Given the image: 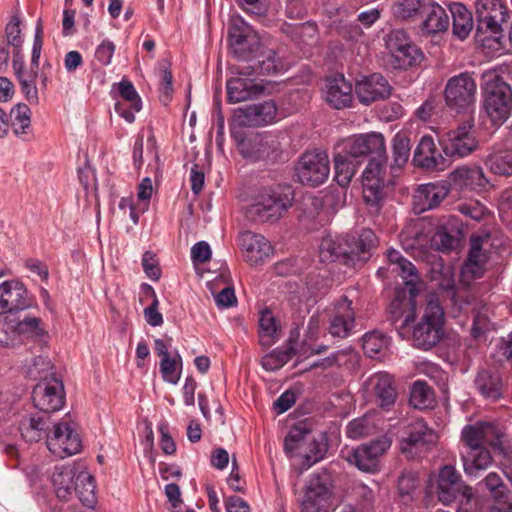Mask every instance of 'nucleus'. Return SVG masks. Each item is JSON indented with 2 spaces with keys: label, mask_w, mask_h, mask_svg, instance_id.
Wrapping results in <instances>:
<instances>
[{
  "label": "nucleus",
  "mask_w": 512,
  "mask_h": 512,
  "mask_svg": "<svg viewBox=\"0 0 512 512\" xmlns=\"http://www.w3.org/2000/svg\"><path fill=\"white\" fill-rule=\"evenodd\" d=\"M358 252L345 237L327 234L319 245V258L323 263L339 261L346 265H354Z\"/></svg>",
  "instance_id": "a211bd4d"
},
{
  "label": "nucleus",
  "mask_w": 512,
  "mask_h": 512,
  "mask_svg": "<svg viewBox=\"0 0 512 512\" xmlns=\"http://www.w3.org/2000/svg\"><path fill=\"white\" fill-rule=\"evenodd\" d=\"M232 73L237 74L227 81V97L231 103L247 101L257 97L264 89L263 85L251 76L241 75L237 72V65L231 68Z\"/></svg>",
  "instance_id": "393cba45"
},
{
  "label": "nucleus",
  "mask_w": 512,
  "mask_h": 512,
  "mask_svg": "<svg viewBox=\"0 0 512 512\" xmlns=\"http://www.w3.org/2000/svg\"><path fill=\"white\" fill-rule=\"evenodd\" d=\"M37 70L31 67L30 69L24 68L14 73L25 99L31 104H37L39 101L36 86V78L39 76Z\"/></svg>",
  "instance_id": "79ce46f5"
},
{
  "label": "nucleus",
  "mask_w": 512,
  "mask_h": 512,
  "mask_svg": "<svg viewBox=\"0 0 512 512\" xmlns=\"http://www.w3.org/2000/svg\"><path fill=\"white\" fill-rule=\"evenodd\" d=\"M506 428L497 422L479 421L474 425H467L461 433L464 450L477 448L489 444L502 449L507 442Z\"/></svg>",
  "instance_id": "1a4fd4ad"
},
{
  "label": "nucleus",
  "mask_w": 512,
  "mask_h": 512,
  "mask_svg": "<svg viewBox=\"0 0 512 512\" xmlns=\"http://www.w3.org/2000/svg\"><path fill=\"white\" fill-rule=\"evenodd\" d=\"M142 266L145 274L153 281H157L161 276V270L156 256L151 251H146L142 256Z\"/></svg>",
  "instance_id": "338daca9"
},
{
  "label": "nucleus",
  "mask_w": 512,
  "mask_h": 512,
  "mask_svg": "<svg viewBox=\"0 0 512 512\" xmlns=\"http://www.w3.org/2000/svg\"><path fill=\"white\" fill-rule=\"evenodd\" d=\"M43 47V26L39 19L35 27V34L31 53V67L38 69Z\"/></svg>",
  "instance_id": "0e129e2a"
},
{
  "label": "nucleus",
  "mask_w": 512,
  "mask_h": 512,
  "mask_svg": "<svg viewBox=\"0 0 512 512\" xmlns=\"http://www.w3.org/2000/svg\"><path fill=\"white\" fill-rule=\"evenodd\" d=\"M413 162L416 166L429 170L442 171L448 166L446 158L442 156L434 139L429 135L423 136L418 143Z\"/></svg>",
  "instance_id": "cd10ccee"
},
{
  "label": "nucleus",
  "mask_w": 512,
  "mask_h": 512,
  "mask_svg": "<svg viewBox=\"0 0 512 512\" xmlns=\"http://www.w3.org/2000/svg\"><path fill=\"white\" fill-rule=\"evenodd\" d=\"M359 160H355L341 149L334 154L335 180L342 186L346 187L354 177L358 167Z\"/></svg>",
  "instance_id": "58836bf2"
},
{
  "label": "nucleus",
  "mask_w": 512,
  "mask_h": 512,
  "mask_svg": "<svg viewBox=\"0 0 512 512\" xmlns=\"http://www.w3.org/2000/svg\"><path fill=\"white\" fill-rule=\"evenodd\" d=\"M387 259L392 267V272L397 273L404 281L409 296H406V290H398L396 296L390 305V313L394 319H398L404 308L409 307L411 313L406 315L402 326H407L414 320V311L416 307L415 298L419 292L420 277L415 265L404 258L402 254L390 249L387 252Z\"/></svg>",
  "instance_id": "f03ea898"
},
{
  "label": "nucleus",
  "mask_w": 512,
  "mask_h": 512,
  "mask_svg": "<svg viewBox=\"0 0 512 512\" xmlns=\"http://www.w3.org/2000/svg\"><path fill=\"white\" fill-rule=\"evenodd\" d=\"M487 261L485 253L481 249L479 238H472L471 249L463 268V274L471 275L472 278H479L484 271V264Z\"/></svg>",
  "instance_id": "a19ab883"
},
{
  "label": "nucleus",
  "mask_w": 512,
  "mask_h": 512,
  "mask_svg": "<svg viewBox=\"0 0 512 512\" xmlns=\"http://www.w3.org/2000/svg\"><path fill=\"white\" fill-rule=\"evenodd\" d=\"M353 87L343 75H335L326 80L325 101L335 109L350 107L353 102Z\"/></svg>",
  "instance_id": "c85d7f7f"
},
{
  "label": "nucleus",
  "mask_w": 512,
  "mask_h": 512,
  "mask_svg": "<svg viewBox=\"0 0 512 512\" xmlns=\"http://www.w3.org/2000/svg\"><path fill=\"white\" fill-rule=\"evenodd\" d=\"M422 57V52L415 45L409 43L391 55V64L395 69H406L420 62Z\"/></svg>",
  "instance_id": "49530a36"
},
{
  "label": "nucleus",
  "mask_w": 512,
  "mask_h": 512,
  "mask_svg": "<svg viewBox=\"0 0 512 512\" xmlns=\"http://www.w3.org/2000/svg\"><path fill=\"white\" fill-rule=\"evenodd\" d=\"M409 43L411 42L409 41L406 32L400 29L391 31L386 39V47L390 56Z\"/></svg>",
  "instance_id": "69168bd1"
},
{
  "label": "nucleus",
  "mask_w": 512,
  "mask_h": 512,
  "mask_svg": "<svg viewBox=\"0 0 512 512\" xmlns=\"http://www.w3.org/2000/svg\"><path fill=\"white\" fill-rule=\"evenodd\" d=\"M355 327V312L352 302L342 297L335 305L334 314L330 321L329 333L333 337L346 338Z\"/></svg>",
  "instance_id": "7c9ffc66"
},
{
  "label": "nucleus",
  "mask_w": 512,
  "mask_h": 512,
  "mask_svg": "<svg viewBox=\"0 0 512 512\" xmlns=\"http://www.w3.org/2000/svg\"><path fill=\"white\" fill-rule=\"evenodd\" d=\"M475 387L480 395L489 401L495 402L503 395V383L496 372L481 370L474 380Z\"/></svg>",
  "instance_id": "c9c22d12"
},
{
  "label": "nucleus",
  "mask_w": 512,
  "mask_h": 512,
  "mask_svg": "<svg viewBox=\"0 0 512 512\" xmlns=\"http://www.w3.org/2000/svg\"><path fill=\"white\" fill-rule=\"evenodd\" d=\"M41 321L37 317H26L23 320L16 318V331L18 334V345L27 338H41L45 334L44 328L40 325Z\"/></svg>",
  "instance_id": "09e8293b"
},
{
  "label": "nucleus",
  "mask_w": 512,
  "mask_h": 512,
  "mask_svg": "<svg viewBox=\"0 0 512 512\" xmlns=\"http://www.w3.org/2000/svg\"><path fill=\"white\" fill-rule=\"evenodd\" d=\"M373 425L367 416L350 421L346 427V435L350 439H359L372 432Z\"/></svg>",
  "instance_id": "052dcab7"
},
{
  "label": "nucleus",
  "mask_w": 512,
  "mask_h": 512,
  "mask_svg": "<svg viewBox=\"0 0 512 512\" xmlns=\"http://www.w3.org/2000/svg\"><path fill=\"white\" fill-rule=\"evenodd\" d=\"M30 306L26 287L17 280H7L0 284V315L22 311Z\"/></svg>",
  "instance_id": "4be33fe9"
},
{
  "label": "nucleus",
  "mask_w": 512,
  "mask_h": 512,
  "mask_svg": "<svg viewBox=\"0 0 512 512\" xmlns=\"http://www.w3.org/2000/svg\"><path fill=\"white\" fill-rule=\"evenodd\" d=\"M437 495L440 502L449 505L457 499H463L468 502L472 496V488L467 485H445L437 484Z\"/></svg>",
  "instance_id": "c03bdc74"
},
{
  "label": "nucleus",
  "mask_w": 512,
  "mask_h": 512,
  "mask_svg": "<svg viewBox=\"0 0 512 512\" xmlns=\"http://www.w3.org/2000/svg\"><path fill=\"white\" fill-rule=\"evenodd\" d=\"M512 110V90L502 78L495 76L485 83L480 125L494 131L509 118Z\"/></svg>",
  "instance_id": "7ed1b4c3"
},
{
  "label": "nucleus",
  "mask_w": 512,
  "mask_h": 512,
  "mask_svg": "<svg viewBox=\"0 0 512 512\" xmlns=\"http://www.w3.org/2000/svg\"><path fill=\"white\" fill-rule=\"evenodd\" d=\"M16 318L6 316L0 318V345L3 347H14L18 345V334L16 331Z\"/></svg>",
  "instance_id": "6e6d98bb"
},
{
  "label": "nucleus",
  "mask_w": 512,
  "mask_h": 512,
  "mask_svg": "<svg viewBox=\"0 0 512 512\" xmlns=\"http://www.w3.org/2000/svg\"><path fill=\"white\" fill-rule=\"evenodd\" d=\"M487 164L494 174L502 176L512 175V150H507L491 155Z\"/></svg>",
  "instance_id": "5fc2aeb1"
},
{
  "label": "nucleus",
  "mask_w": 512,
  "mask_h": 512,
  "mask_svg": "<svg viewBox=\"0 0 512 512\" xmlns=\"http://www.w3.org/2000/svg\"><path fill=\"white\" fill-rule=\"evenodd\" d=\"M12 128L16 135L25 134L31 123V110L28 105L19 103L11 110Z\"/></svg>",
  "instance_id": "864d4df0"
},
{
  "label": "nucleus",
  "mask_w": 512,
  "mask_h": 512,
  "mask_svg": "<svg viewBox=\"0 0 512 512\" xmlns=\"http://www.w3.org/2000/svg\"><path fill=\"white\" fill-rule=\"evenodd\" d=\"M327 451L323 442L309 439V431L302 426L292 427L284 439V452L289 458L298 459L299 473L321 461Z\"/></svg>",
  "instance_id": "39448f33"
},
{
  "label": "nucleus",
  "mask_w": 512,
  "mask_h": 512,
  "mask_svg": "<svg viewBox=\"0 0 512 512\" xmlns=\"http://www.w3.org/2000/svg\"><path fill=\"white\" fill-rule=\"evenodd\" d=\"M461 459L464 472L469 477H478L481 471L488 469L493 463L490 451L484 446L463 450Z\"/></svg>",
  "instance_id": "f704fd0d"
},
{
  "label": "nucleus",
  "mask_w": 512,
  "mask_h": 512,
  "mask_svg": "<svg viewBox=\"0 0 512 512\" xmlns=\"http://www.w3.org/2000/svg\"><path fill=\"white\" fill-rule=\"evenodd\" d=\"M277 119V106L274 101H265L239 107L234 111L233 122L239 127L264 126Z\"/></svg>",
  "instance_id": "f3484780"
},
{
  "label": "nucleus",
  "mask_w": 512,
  "mask_h": 512,
  "mask_svg": "<svg viewBox=\"0 0 512 512\" xmlns=\"http://www.w3.org/2000/svg\"><path fill=\"white\" fill-rule=\"evenodd\" d=\"M160 373L165 382L176 385L182 374V358L177 350L173 356L160 360Z\"/></svg>",
  "instance_id": "de8ad7c7"
},
{
  "label": "nucleus",
  "mask_w": 512,
  "mask_h": 512,
  "mask_svg": "<svg viewBox=\"0 0 512 512\" xmlns=\"http://www.w3.org/2000/svg\"><path fill=\"white\" fill-rule=\"evenodd\" d=\"M51 369V361L48 357L42 355L30 359L25 364L26 374L34 380L40 379L42 381L48 379Z\"/></svg>",
  "instance_id": "603ef678"
},
{
  "label": "nucleus",
  "mask_w": 512,
  "mask_h": 512,
  "mask_svg": "<svg viewBox=\"0 0 512 512\" xmlns=\"http://www.w3.org/2000/svg\"><path fill=\"white\" fill-rule=\"evenodd\" d=\"M435 441V432L423 420H416L410 425L407 437L401 440L400 447L408 458H415Z\"/></svg>",
  "instance_id": "412c9836"
},
{
  "label": "nucleus",
  "mask_w": 512,
  "mask_h": 512,
  "mask_svg": "<svg viewBox=\"0 0 512 512\" xmlns=\"http://www.w3.org/2000/svg\"><path fill=\"white\" fill-rule=\"evenodd\" d=\"M476 14L479 30L498 34L508 19V7L502 0H477Z\"/></svg>",
  "instance_id": "6ab92c4d"
},
{
  "label": "nucleus",
  "mask_w": 512,
  "mask_h": 512,
  "mask_svg": "<svg viewBox=\"0 0 512 512\" xmlns=\"http://www.w3.org/2000/svg\"><path fill=\"white\" fill-rule=\"evenodd\" d=\"M391 441L383 436L366 444L348 450L346 461L363 472L374 473L379 469L380 457L390 448Z\"/></svg>",
  "instance_id": "9b49d317"
},
{
  "label": "nucleus",
  "mask_w": 512,
  "mask_h": 512,
  "mask_svg": "<svg viewBox=\"0 0 512 512\" xmlns=\"http://www.w3.org/2000/svg\"><path fill=\"white\" fill-rule=\"evenodd\" d=\"M32 399L35 407L46 414L60 410L65 399L62 381L53 376L40 381L33 389Z\"/></svg>",
  "instance_id": "4468645a"
},
{
  "label": "nucleus",
  "mask_w": 512,
  "mask_h": 512,
  "mask_svg": "<svg viewBox=\"0 0 512 512\" xmlns=\"http://www.w3.org/2000/svg\"><path fill=\"white\" fill-rule=\"evenodd\" d=\"M289 187L275 186L260 190L247 208V216L254 222L275 223L292 205Z\"/></svg>",
  "instance_id": "20e7f679"
},
{
  "label": "nucleus",
  "mask_w": 512,
  "mask_h": 512,
  "mask_svg": "<svg viewBox=\"0 0 512 512\" xmlns=\"http://www.w3.org/2000/svg\"><path fill=\"white\" fill-rule=\"evenodd\" d=\"M438 483L445 485H465L461 480L460 473L452 465H445L440 469Z\"/></svg>",
  "instance_id": "774afa93"
},
{
  "label": "nucleus",
  "mask_w": 512,
  "mask_h": 512,
  "mask_svg": "<svg viewBox=\"0 0 512 512\" xmlns=\"http://www.w3.org/2000/svg\"><path fill=\"white\" fill-rule=\"evenodd\" d=\"M376 241V235L371 229H363L359 234L357 241L351 242L354 250L358 252L356 261L364 259V256L362 255L374 247Z\"/></svg>",
  "instance_id": "680f3d73"
},
{
  "label": "nucleus",
  "mask_w": 512,
  "mask_h": 512,
  "mask_svg": "<svg viewBox=\"0 0 512 512\" xmlns=\"http://www.w3.org/2000/svg\"><path fill=\"white\" fill-rule=\"evenodd\" d=\"M243 157L251 161H276L281 154V144L277 137L268 134H257L239 142Z\"/></svg>",
  "instance_id": "2eb2a0df"
},
{
  "label": "nucleus",
  "mask_w": 512,
  "mask_h": 512,
  "mask_svg": "<svg viewBox=\"0 0 512 512\" xmlns=\"http://www.w3.org/2000/svg\"><path fill=\"white\" fill-rule=\"evenodd\" d=\"M111 93L116 100V113L126 122L133 123L135 114L142 109V101L132 82L122 79L113 85Z\"/></svg>",
  "instance_id": "aec40b11"
},
{
  "label": "nucleus",
  "mask_w": 512,
  "mask_h": 512,
  "mask_svg": "<svg viewBox=\"0 0 512 512\" xmlns=\"http://www.w3.org/2000/svg\"><path fill=\"white\" fill-rule=\"evenodd\" d=\"M449 188L446 183H426L418 187L413 195V208L416 213H423L439 206L448 196Z\"/></svg>",
  "instance_id": "bb28decb"
},
{
  "label": "nucleus",
  "mask_w": 512,
  "mask_h": 512,
  "mask_svg": "<svg viewBox=\"0 0 512 512\" xmlns=\"http://www.w3.org/2000/svg\"><path fill=\"white\" fill-rule=\"evenodd\" d=\"M450 185L457 190L484 191L491 185L479 166H461L449 175Z\"/></svg>",
  "instance_id": "b1692460"
},
{
  "label": "nucleus",
  "mask_w": 512,
  "mask_h": 512,
  "mask_svg": "<svg viewBox=\"0 0 512 512\" xmlns=\"http://www.w3.org/2000/svg\"><path fill=\"white\" fill-rule=\"evenodd\" d=\"M423 13L425 15L422 23V31L426 34H436L444 32L449 27V15L444 7L433 0H429L424 5Z\"/></svg>",
  "instance_id": "72a5a7b5"
},
{
  "label": "nucleus",
  "mask_w": 512,
  "mask_h": 512,
  "mask_svg": "<svg viewBox=\"0 0 512 512\" xmlns=\"http://www.w3.org/2000/svg\"><path fill=\"white\" fill-rule=\"evenodd\" d=\"M413 342L417 348L429 350L444 336V311L436 296L426 304L421 320L414 326Z\"/></svg>",
  "instance_id": "423d86ee"
},
{
  "label": "nucleus",
  "mask_w": 512,
  "mask_h": 512,
  "mask_svg": "<svg viewBox=\"0 0 512 512\" xmlns=\"http://www.w3.org/2000/svg\"><path fill=\"white\" fill-rule=\"evenodd\" d=\"M74 491L79 500L87 507L95 503V483L94 478L86 471H81L76 476Z\"/></svg>",
  "instance_id": "a18cd8bd"
},
{
  "label": "nucleus",
  "mask_w": 512,
  "mask_h": 512,
  "mask_svg": "<svg viewBox=\"0 0 512 512\" xmlns=\"http://www.w3.org/2000/svg\"><path fill=\"white\" fill-rule=\"evenodd\" d=\"M293 354L294 349L290 346L276 348L262 358L261 365L266 371H276L290 361Z\"/></svg>",
  "instance_id": "3c124183"
},
{
  "label": "nucleus",
  "mask_w": 512,
  "mask_h": 512,
  "mask_svg": "<svg viewBox=\"0 0 512 512\" xmlns=\"http://www.w3.org/2000/svg\"><path fill=\"white\" fill-rule=\"evenodd\" d=\"M330 174V161L324 151L303 153L296 166L295 176L302 185L317 187L326 182Z\"/></svg>",
  "instance_id": "6e6552de"
},
{
  "label": "nucleus",
  "mask_w": 512,
  "mask_h": 512,
  "mask_svg": "<svg viewBox=\"0 0 512 512\" xmlns=\"http://www.w3.org/2000/svg\"><path fill=\"white\" fill-rule=\"evenodd\" d=\"M364 388L367 393L374 396L380 407L389 408L396 400V391L392 378L387 373H376L371 375L365 382Z\"/></svg>",
  "instance_id": "2f4dec72"
},
{
  "label": "nucleus",
  "mask_w": 512,
  "mask_h": 512,
  "mask_svg": "<svg viewBox=\"0 0 512 512\" xmlns=\"http://www.w3.org/2000/svg\"><path fill=\"white\" fill-rule=\"evenodd\" d=\"M5 35L9 45L14 48H21L23 39L21 37L20 19L17 15H13L6 24Z\"/></svg>",
  "instance_id": "e2e57ef3"
},
{
  "label": "nucleus",
  "mask_w": 512,
  "mask_h": 512,
  "mask_svg": "<svg viewBox=\"0 0 512 512\" xmlns=\"http://www.w3.org/2000/svg\"><path fill=\"white\" fill-rule=\"evenodd\" d=\"M354 92L361 104L370 105L388 97L390 85L381 74L374 73L357 80Z\"/></svg>",
  "instance_id": "5701e85b"
},
{
  "label": "nucleus",
  "mask_w": 512,
  "mask_h": 512,
  "mask_svg": "<svg viewBox=\"0 0 512 512\" xmlns=\"http://www.w3.org/2000/svg\"><path fill=\"white\" fill-rule=\"evenodd\" d=\"M410 403L416 409L430 408L434 403V393L425 382L416 381L411 388Z\"/></svg>",
  "instance_id": "8fccbe9b"
},
{
  "label": "nucleus",
  "mask_w": 512,
  "mask_h": 512,
  "mask_svg": "<svg viewBox=\"0 0 512 512\" xmlns=\"http://www.w3.org/2000/svg\"><path fill=\"white\" fill-rule=\"evenodd\" d=\"M232 53L240 61L237 72L241 75H278L288 64L278 52L268 47L258 33L241 16H233L229 24Z\"/></svg>",
  "instance_id": "f257e3e1"
},
{
  "label": "nucleus",
  "mask_w": 512,
  "mask_h": 512,
  "mask_svg": "<svg viewBox=\"0 0 512 512\" xmlns=\"http://www.w3.org/2000/svg\"><path fill=\"white\" fill-rule=\"evenodd\" d=\"M51 421L47 414L24 416L19 423L21 437L29 443L47 439Z\"/></svg>",
  "instance_id": "473e14b6"
},
{
  "label": "nucleus",
  "mask_w": 512,
  "mask_h": 512,
  "mask_svg": "<svg viewBox=\"0 0 512 512\" xmlns=\"http://www.w3.org/2000/svg\"><path fill=\"white\" fill-rule=\"evenodd\" d=\"M331 491L319 476L312 477L304 492L301 512H328Z\"/></svg>",
  "instance_id": "a878e982"
},
{
  "label": "nucleus",
  "mask_w": 512,
  "mask_h": 512,
  "mask_svg": "<svg viewBox=\"0 0 512 512\" xmlns=\"http://www.w3.org/2000/svg\"><path fill=\"white\" fill-rule=\"evenodd\" d=\"M476 89L475 80L467 72L451 77L444 89L447 107L457 113L469 110L475 104Z\"/></svg>",
  "instance_id": "9d476101"
},
{
  "label": "nucleus",
  "mask_w": 512,
  "mask_h": 512,
  "mask_svg": "<svg viewBox=\"0 0 512 512\" xmlns=\"http://www.w3.org/2000/svg\"><path fill=\"white\" fill-rule=\"evenodd\" d=\"M76 470L73 465L55 466L52 474V484L57 498L67 501L74 491Z\"/></svg>",
  "instance_id": "4c0bfd02"
},
{
  "label": "nucleus",
  "mask_w": 512,
  "mask_h": 512,
  "mask_svg": "<svg viewBox=\"0 0 512 512\" xmlns=\"http://www.w3.org/2000/svg\"><path fill=\"white\" fill-rule=\"evenodd\" d=\"M357 359V354L354 352L353 349L347 348L343 350H339L330 356L316 361L312 366L313 367H323V368H329L334 365H345L348 361H354Z\"/></svg>",
  "instance_id": "bf43d9fd"
},
{
  "label": "nucleus",
  "mask_w": 512,
  "mask_h": 512,
  "mask_svg": "<svg viewBox=\"0 0 512 512\" xmlns=\"http://www.w3.org/2000/svg\"><path fill=\"white\" fill-rule=\"evenodd\" d=\"M390 345V338L382 332L373 331L363 336V350L369 358H377L385 353Z\"/></svg>",
  "instance_id": "37998d69"
},
{
  "label": "nucleus",
  "mask_w": 512,
  "mask_h": 512,
  "mask_svg": "<svg viewBox=\"0 0 512 512\" xmlns=\"http://www.w3.org/2000/svg\"><path fill=\"white\" fill-rule=\"evenodd\" d=\"M473 127L474 120L468 119L446 134L443 150L447 156L463 158L478 148V141L472 131Z\"/></svg>",
  "instance_id": "ddd939ff"
},
{
  "label": "nucleus",
  "mask_w": 512,
  "mask_h": 512,
  "mask_svg": "<svg viewBox=\"0 0 512 512\" xmlns=\"http://www.w3.org/2000/svg\"><path fill=\"white\" fill-rule=\"evenodd\" d=\"M280 326L277 319L268 309L263 310L259 317L260 344L269 347L280 338Z\"/></svg>",
  "instance_id": "ea45409f"
},
{
  "label": "nucleus",
  "mask_w": 512,
  "mask_h": 512,
  "mask_svg": "<svg viewBox=\"0 0 512 512\" xmlns=\"http://www.w3.org/2000/svg\"><path fill=\"white\" fill-rule=\"evenodd\" d=\"M410 140L401 134H397L393 139V167L401 168L408 160L410 155Z\"/></svg>",
  "instance_id": "13d9d810"
},
{
  "label": "nucleus",
  "mask_w": 512,
  "mask_h": 512,
  "mask_svg": "<svg viewBox=\"0 0 512 512\" xmlns=\"http://www.w3.org/2000/svg\"><path fill=\"white\" fill-rule=\"evenodd\" d=\"M424 0H397L392 11L395 17L400 19H408L417 15L420 10H424Z\"/></svg>",
  "instance_id": "4d7b16f0"
},
{
  "label": "nucleus",
  "mask_w": 512,
  "mask_h": 512,
  "mask_svg": "<svg viewBox=\"0 0 512 512\" xmlns=\"http://www.w3.org/2000/svg\"><path fill=\"white\" fill-rule=\"evenodd\" d=\"M48 450L58 458H66L81 450V440L71 422L59 421L53 425L51 434L47 436Z\"/></svg>",
  "instance_id": "f8f14e48"
},
{
  "label": "nucleus",
  "mask_w": 512,
  "mask_h": 512,
  "mask_svg": "<svg viewBox=\"0 0 512 512\" xmlns=\"http://www.w3.org/2000/svg\"><path fill=\"white\" fill-rule=\"evenodd\" d=\"M239 243L247 261L252 265L264 262L273 254V247L261 234L245 231L241 233Z\"/></svg>",
  "instance_id": "c756f323"
},
{
  "label": "nucleus",
  "mask_w": 512,
  "mask_h": 512,
  "mask_svg": "<svg viewBox=\"0 0 512 512\" xmlns=\"http://www.w3.org/2000/svg\"><path fill=\"white\" fill-rule=\"evenodd\" d=\"M449 11L452 17L453 36L460 41L467 39L474 27L472 13L460 2L451 3Z\"/></svg>",
  "instance_id": "e433bc0d"
},
{
  "label": "nucleus",
  "mask_w": 512,
  "mask_h": 512,
  "mask_svg": "<svg viewBox=\"0 0 512 512\" xmlns=\"http://www.w3.org/2000/svg\"><path fill=\"white\" fill-rule=\"evenodd\" d=\"M386 157L373 156L368 162L363 175V199L371 213H378L384 200Z\"/></svg>",
  "instance_id": "0eeeda50"
},
{
  "label": "nucleus",
  "mask_w": 512,
  "mask_h": 512,
  "mask_svg": "<svg viewBox=\"0 0 512 512\" xmlns=\"http://www.w3.org/2000/svg\"><path fill=\"white\" fill-rule=\"evenodd\" d=\"M338 149L355 160L367 155L382 156L385 154V141L383 135L376 132L353 135L344 139Z\"/></svg>",
  "instance_id": "dca6fc26"
}]
</instances>
